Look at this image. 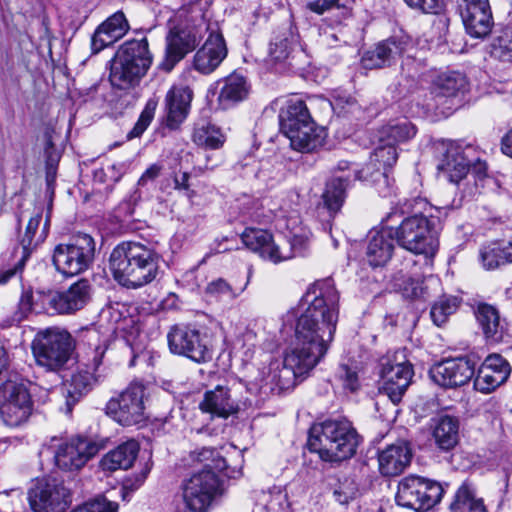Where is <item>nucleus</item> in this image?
I'll return each instance as SVG.
<instances>
[{"label": "nucleus", "mask_w": 512, "mask_h": 512, "mask_svg": "<svg viewBox=\"0 0 512 512\" xmlns=\"http://www.w3.org/2000/svg\"><path fill=\"white\" fill-rule=\"evenodd\" d=\"M304 311L297 320L295 339L286 351L283 367L262 371L248 390L262 399L289 388L296 378L308 374L323 359L334 338L339 316V293L330 278L308 286L300 300Z\"/></svg>", "instance_id": "1"}, {"label": "nucleus", "mask_w": 512, "mask_h": 512, "mask_svg": "<svg viewBox=\"0 0 512 512\" xmlns=\"http://www.w3.org/2000/svg\"><path fill=\"white\" fill-rule=\"evenodd\" d=\"M304 311L297 320L295 339L286 351L283 367L262 371L248 390L262 399L289 388L296 378L308 374L323 359L334 338L339 316V293L330 278L308 286L300 300Z\"/></svg>", "instance_id": "2"}, {"label": "nucleus", "mask_w": 512, "mask_h": 512, "mask_svg": "<svg viewBox=\"0 0 512 512\" xmlns=\"http://www.w3.org/2000/svg\"><path fill=\"white\" fill-rule=\"evenodd\" d=\"M439 213V209L432 206L425 198L416 197L403 202L401 215L396 211L391 212L384 221L389 222L403 216L397 226L389 225L396 243L415 255H423L431 259L439 248L435 232L440 222L437 215Z\"/></svg>", "instance_id": "3"}, {"label": "nucleus", "mask_w": 512, "mask_h": 512, "mask_svg": "<svg viewBox=\"0 0 512 512\" xmlns=\"http://www.w3.org/2000/svg\"><path fill=\"white\" fill-rule=\"evenodd\" d=\"M164 59L158 68L170 72L189 52L193 51L202 37L210 33L214 21L208 11L207 1H198L179 9L170 21Z\"/></svg>", "instance_id": "4"}, {"label": "nucleus", "mask_w": 512, "mask_h": 512, "mask_svg": "<svg viewBox=\"0 0 512 512\" xmlns=\"http://www.w3.org/2000/svg\"><path fill=\"white\" fill-rule=\"evenodd\" d=\"M161 255L151 246L125 241L110 254V269L114 279L123 287L137 289L156 279Z\"/></svg>", "instance_id": "5"}, {"label": "nucleus", "mask_w": 512, "mask_h": 512, "mask_svg": "<svg viewBox=\"0 0 512 512\" xmlns=\"http://www.w3.org/2000/svg\"><path fill=\"white\" fill-rule=\"evenodd\" d=\"M361 437L346 419H329L311 428L308 448L324 461L338 462L355 455Z\"/></svg>", "instance_id": "6"}, {"label": "nucleus", "mask_w": 512, "mask_h": 512, "mask_svg": "<svg viewBox=\"0 0 512 512\" xmlns=\"http://www.w3.org/2000/svg\"><path fill=\"white\" fill-rule=\"evenodd\" d=\"M153 63V55L146 37L125 41L112 59L109 79L121 90L138 86Z\"/></svg>", "instance_id": "7"}, {"label": "nucleus", "mask_w": 512, "mask_h": 512, "mask_svg": "<svg viewBox=\"0 0 512 512\" xmlns=\"http://www.w3.org/2000/svg\"><path fill=\"white\" fill-rule=\"evenodd\" d=\"M32 351L38 366L57 374L63 380L67 377V370L74 364V341L64 329L48 328L39 332L32 342Z\"/></svg>", "instance_id": "8"}, {"label": "nucleus", "mask_w": 512, "mask_h": 512, "mask_svg": "<svg viewBox=\"0 0 512 512\" xmlns=\"http://www.w3.org/2000/svg\"><path fill=\"white\" fill-rule=\"evenodd\" d=\"M96 243L88 234H77L67 243L53 249L52 263L64 277H73L87 271L95 259Z\"/></svg>", "instance_id": "9"}, {"label": "nucleus", "mask_w": 512, "mask_h": 512, "mask_svg": "<svg viewBox=\"0 0 512 512\" xmlns=\"http://www.w3.org/2000/svg\"><path fill=\"white\" fill-rule=\"evenodd\" d=\"M448 484L436 480L408 475L398 483L395 501L397 505L415 512H425L442 499Z\"/></svg>", "instance_id": "10"}, {"label": "nucleus", "mask_w": 512, "mask_h": 512, "mask_svg": "<svg viewBox=\"0 0 512 512\" xmlns=\"http://www.w3.org/2000/svg\"><path fill=\"white\" fill-rule=\"evenodd\" d=\"M467 77L458 71L439 74L424 95L422 106L427 111L455 110L461 105L462 96L468 91Z\"/></svg>", "instance_id": "11"}, {"label": "nucleus", "mask_w": 512, "mask_h": 512, "mask_svg": "<svg viewBox=\"0 0 512 512\" xmlns=\"http://www.w3.org/2000/svg\"><path fill=\"white\" fill-rule=\"evenodd\" d=\"M33 411V401L27 383L9 379L0 385V417L11 428L24 425Z\"/></svg>", "instance_id": "12"}, {"label": "nucleus", "mask_w": 512, "mask_h": 512, "mask_svg": "<svg viewBox=\"0 0 512 512\" xmlns=\"http://www.w3.org/2000/svg\"><path fill=\"white\" fill-rule=\"evenodd\" d=\"M106 350L105 343L96 346L88 355L86 362L78 365L70 379L65 380L61 391L65 398L64 412L67 415L71 414L73 407L91 390L92 384L97 379L96 373L103 362Z\"/></svg>", "instance_id": "13"}, {"label": "nucleus", "mask_w": 512, "mask_h": 512, "mask_svg": "<svg viewBox=\"0 0 512 512\" xmlns=\"http://www.w3.org/2000/svg\"><path fill=\"white\" fill-rule=\"evenodd\" d=\"M168 347L172 354L184 356L196 363L212 359L207 337L192 325L176 324L167 333Z\"/></svg>", "instance_id": "14"}, {"label": "nucleus", "mask_w": 512, "mask_h": 512, "mask_svg": "<svg viewBox=\"0 0 512 512\" xmlns=\"http://www.w3.org/2000/svg\"><path fill=\"white\" fill-rule=\"evenodd\" d=\"M221 492V482L214 471L201 470L182 484V496L191 512H208Z\"/></svg>", "instance_id": "15"}, {"label": "nucleus", "mask_w": 512, "mask_h": 512, "mask_svg": "<svg viewBox=\"0 0 512 512\" xmlns=\"http://www.w3.org/2000/svg\"><path fill=\"white\" fill-rule=\"evenodd\" d=\"M379 145L370 157V163L362 169L353 170V180L369 181L376 186L378 193L386 197L390 194L387 168L393 166L398 153L394 145L387 141H380Z\"/></svg>", "instance_id": "16"}, {"label": "nucleus", "mask_w": 512, "mask_h": 512, "mask_svg": "<svg viewBox=\"0 0 512 512\" xmlns=\"http://www.w3.org/2000/svg\"><path fill=\"white\" fill-rule=\"evenodd\" d=\"M145 387L131 383L118 397L112 398L106 405L107 414L123 426L136 425L146 419L144 406Z\"/></svg>", "instance_id": "17"}, {"label": "nucleus", "mask_w": 512, "mask_h": 512, "mask_svg": "<svg viewBox=\"0 0 512 512\" xmlns=\"http://www.w3.org/2000/svg\"><path fill=\"white\" fill-rule=\"evenodd\" d=\"M28 501L33 512H64L71 499L62 481L44 478L29 489Z\"/></svg>", "instance_id": "18"}, {"label": "nucleus", "mask_w": 512, "mask_h": 512, "mask_svg": "<svg viewBox=\"0 0 512 512\" xmlns=\"http://www.w3.org/2000/svg\"><path fill=\"white\" fill-rule=\"evenodd\" d=\"M47 451L53 455L55 465L62 470H76L86 464L97 451V445L86 438H76L69 442L53 438Z\"/></svg>", "instance_id": "19"}, {"label": "nucleus", "mask_w": 512, "mask_h": 512, "mask_svg": "<svg viewBox=\"0 0 512 512\" xmlns=\"http://www.w3.org/2000/svg\"><path fill=\"white\" fill-rule=\"evenodd\" d=\"M226 42L218 21H214L203 46L193 57V68L203 75L214 72L226 58Z\"/></svg>", "instance_id": "20"}, {"label": "nucleus", "mask_w": 512, "mask_h": 512, "mask_svg": "<svg viewBox=\"0 0 512 512\" xmlns=\"http://www.w3.org/2000/svg\"><path fill=\"white\" fill-rule=\"evenodd\" d=\"M459 11L466 32L474 38H484L494 25L489 0H460Z\"/></svg>", "instance_id": "21"}, {"label": "nucleus", "mask_w": 512, "mask_h": 512, "mask_svg": "<svg viewBox=\"0 0 512 512\" xmlns=\"http://www.w3.org/2000/svg\"><path fill=\"white\" fill-rule=\"evenodd\" d=\"M476 363L469 357L448 359L431 370L433 381L445 388H455L467 384L475 375Z\"/></svg>", "instance_id": "22"}, {"label": "nucleus", "mask_w": 512, "mask_h": 512, "mask_svg": "<svg viewBox=\"0 0 512 512\" xmlns=\"http://www.w3.org/2000/svg\"><path fill=\"white\" fill-rule=\"evenodd\" d=\"M413 376V369L406 360L393 362L387 358L382 363L381 378L383 381L382 392L387 395L393 404H398Z\"/></svg>", "instance_id": "23"}, {"label": "nucleus", "mask_w": 512, "mask_h": 512, "mask_svg": "<svg viewBox=\"0 0 512 512\" xmlns=\"http://www.w3.org/2000/svg\"><path fill=\"white\" fill-rule=\"evenodd\" d=\"M93 288L87 279H80L66 290L54 293L49 298L50 307L62 315H71L85 308L92 299Z\"/></svg>", "instance_id": "24"}, {"label": "nucleus", "mask_w": 512, "mask_h": 512, "mask_svg": "<svg viewBox=\"0 0 512 512\" xmlns=\"http://www.w3.org/2000/svg\"><path fill=\"white\" fill-rule=\"evenodd\" d=\"M510 374L509 362L499 354H491L481 364L474 378V387L483 393H490L504 384Z\"/></svg>", "instance_id": "25"}, {"label": "nucleus", "mask_w": 512, "mask_h": 512, "mask_svg": "<svg viewBox=\"0 0 512 512\" xmlns=\"http://www.w3.org/2000/svg\"><path fill=\"white\" fill-rule=\"evenodd\" d=\"M473 151L474 147L472 145L463 146L458 142L451 143L438 165L439 171L451 183L458 184L469 172L473 161V159H470V154Z\"/></svg>", "instance_id": "26"}, {"label": "nucleus", "mask_w": 512, "mask_h": 512, "mask_svg": "<svg viewBox=\"0 0 512 512\" xmlns=\"http://www.w3.org/2000/svg\"><path fill=\"white\" fill-rule=\"evenodd\" d=\"M243 244L263 259L274 264L289 260L291 253H284L283 247L276 244L272 235L263 229L246 228L241 234Z\"/></svg>", "instance_id": "27"}, {"label": "nucleus", "mask_w": 512, "mask_h": 512, "mask_svg": "<svg viewBox=\"0 0 512 512\" xmlns=\"http://www.w3.org/2000/svg\"><path fill=\"white\" fill-rule=\"evenodd\" d=\"M412 449L408 442L397 441L378 452L379 471L383 476L401 474L411 463Z\"/></svg>", "instance_id": "28"}, {"label": "nucleus", "mask_w": 512, "mask_h": 512, "mask_svg": "<svg viewBox=\"0 0 512 512\" xmlns=\"http://www.w3.org/2000/svg\"><path fill=\"white\" fill-rule=\"evenodd\" d=\"M193 93L188 87H171L165 96V124L176 129L186 119Z\"/></svg>", "instance_id": "29"}, {"label": "nucleus", "mask_w": 512, "mask_h": 512, "mask_svg": "<svg viewBox=\"0 0 512 512\" xmlns=\"http://www.w3.org/2000/svg\"><path fill=\"white\" fill-rule=\"evenodd\" d=\"M129 28V23L124 13L122 11L115 12L95 30L91 39L93 52H100L104 48L112 45L124 37Z\"/></svg>", "instance_id": "30"}, {"label": "nucleus", "mask_w": 512, "mask_h": 512, "mask_svg": "<svg viewBox=\"0 0 512 512\" xmlns=\"http://www.w3.org/2000/svg\"><path fill=\"white\" fill-rule=\"evenodd\" d=\"M351 182L350 175L334 177L327 182L322 194V205L318 207V215L321 216L326 210L328 218L325 219L323 228L331 230L330 221L340 211L346 198V189Z\"/></svg>", "instance_id": "31"}, {"label": "nucleus", "mask_w": 512, "mask_h": 512, "mask_svg": "<svg viewBox=\"0 0 512 512\" xmlns=\"http://www.w3.org/2000/svg\"><path fill=\"white\" fill-rule=\"evenodd\" d=\"M220 86L217 101L219 106L226 110L244 101L250 91L247 79L240 73L233 72L227 77L219 80Z\"/></svg>", "instance_id": "32"}, {"label": "nucleus", "mask_w": 512, "mask_h": 512, "mask_svg": "<svg viewBox=\"0 0 512 512\" xmlns=\"http://www.w3.org/2000/svg\"><path fill=\"white\" fill-rule=\"evenodd\" d=\"M393 241L395 239L389 225L370 233L366 256L371 266H384L391 259L394 252Z\"/></svg>", "instance_id": "33"}, {"label": "nucleus", "mask_w": 512, "mask_h": 512, "mask_svg": "<svg viewBox=\"0 0 512 512\" xmlns=\"http://www.w3.org/2000/svg\"><path fill=\"white\" fill-rule=\"evenodd\" d=\"M460 423L457 417L441 415L432 419V439L438 449L444 452L453 450L459 443Z\"/></svg>", "instance_id": "34"}, {"label": "nucleus", "mask_w": 512, "mask_h": 512, "mask_svg": "<svg viewBox=\"0 0 512 512\" xmlns=\"http://www.w3.org/2000/svg\"><path fill=\"white\" fill-rule=\"evenodd\" d=\"M394 287L399 289L405 298L427 301L439 290L440 280L433 276L422 280L395 276Z\"/></svg>", "instance_id": "35"}, {"label": "nucleus", "mask_w": 512, "mask_h": 512, "mask_svg": "<svg viewBox=\"0 0 512 512\" xmlns=\"http://www.w3.org/2000/svg\"><path fill=\"white\" fill-rule=\"evenodd\" d=\"M403 51L401 43L394 38L378 43L374 48L367 50L361 59L365 69H378L390 66Z\"/></svg>", "instance_id": "36"}, {"label": "nucleus", "mask_w": 512, "mask_h": 512, "mask_svg": "<svg viewBox=\"0 0 512 512\" xmlns=\"http://www.w3.org/2000/svg\"><path fill=\"white\" fill-rule=\"evenodd\" d=\"M199 407L205 413L222 418H227L237 411V405L231 398L230 390L220 385L205 392Z\"/></svg>", "instance_id": "37"}, {"label": "nucleus", "mask_w": 512, "mask_h": 512, "mask_svg": "<svg viewBox=\"0 0 512 512\" xmlns=\"http://www.w3.org/2000/svg\"><path fill=\"white\" fill-rule=\"evenodd\" d=\"M285 136L290 140V145L294 150L303 153L312 152L324 143L323 131L316 127L312 119L302 126H297Z\"/></svg>", "instance_id": "38"}, {"label": "nucleus", "mask_w": 512, "mask_h": 512, "mask_svg": "<svg viewBox=\"0 0 512 512\" xmlns=\"http://www.w3.org/2000/svg\"><path fill=\"white\" fill-rule=\"evenodd\" d=\"M476 319L485 338L493 343L501 342L506 334V321L500 318L498 310L489 304H481L476 311Z\"/></svg>", "instance_id": "39"}, {"label": "nucleus", "mask_w": 512, "mask_h": 512, "mask_svg": "<svg viewBox=\"0 0 512 512\" xmlns=\"http://www.w3.org/2000/svg\"><path fill=\"white\" fill-rule=\"evenodd\" d=\"M310 119L312 118L305 102L298 97L289 98L279 112L280 130L285 135Z\"/></svg>", "instance_id": "40"}, {"label": "nucleus", "mask_w": 512, "mask_h": 512, "mask_svg": "<svg viewBox=\"0 0 512 512\" xmlns=\"http://www.w3.org/2000/svg\"><path fill=\"white\" fill-rule=\"evenodd\" d=\"M139 452V444L135 440H129L108 452L101 460L100 466L104 471L128 469L136 460Z\"/></svg>", "instance_id": "41"}, {"label": "nucleus", "mask_w": 512, "mask_h": 512, "mask_svg": "<svg viewBox=\"0 0 512 512\" xmlns=\"http://www.w3.org/2000/svg\"><path fill=\"white\" fill-rule=\"evenodd\" d=\"M450 512H488L474 485L464 481L456 490L449 505Z\"/></svg>", "instance_id": "42"}, {"label": "nucleus", "mask_w": 512, "mask_h": 512, "mask_svg": "<svg viewBox=\"0 0 512 512\" xmlns=\"http://www.w3.org/2000/svg\"><path fill=\"white\" fill-rule=\"evenodd\" d=\"M126 313L127 309L125 306L119 303L110 305L102 311L101 318L109 323V328L107 329L108 337L120 333L132 334L133 332L130 329L137 330L134 319Z\"/></svg>", "instance_id": "43"}, {"label": "nucleus", "mask_w": 512, "mask_h": 512, "mask_svg": "<svg viewBox=\"0 0 512 512\" xmlns=\"http://www.w3.org/2000/svg\"><path fill=\"white\" fill-rule=\"evenodd\" d=\"M297 43V35L292 26L282 27L274 32L270 41L269 55L275 62H283L289 58L294 45Z\"/></svg>", "instance_id": "44"}, {"label": "nucleus", "mask_w": 512, "mask_h": 512, "mask_svg": "<svg viewBox=\"0 0 512 512\" xmlns=\"http://www.w3.org/2000/svg\"><path fill=\"white\" fill-rule=\"evenodd\" d=\"M480 261L487 270L498 268L501 265L512 263V242L490 243L481 247Z\"/></svg>", "instance_id": "45"}, {"label": "nucleus", "mask_w": 512, "mask_h": 512, "mask_svg": "<svg viewBox=\"0 0 512 512\" xmlns=\"http://www.w3.org/2000/svg\"><path fill=\"white\" fill-rule=\"evenodd\" d=\"M193 457L198 462L203 463L202 470H210L216 472H224L229 478H236L241 475V466L238 468L228 465L227 459L212 448H202L198 452L193 453Z\"/></svg>", "instance_id": "46"}, {"label": "nucleus", "mask_w": 512, "mask_h": 512, "mask_svg": "<svg viewBox=\"0 0 512 512\" xmlns=\"http://www.w3.org/2000/svg\"><path fill=\"white\" fill-rule=\"evenodd\" d=\"M192 140L197 146L206 149H219L224 145L226 137L216 125L202 123L195 126Z\"/></svg>", "instance_id": "47"}, {"label": "nucleus", "mask_w": 512, "mask_h": 512, "mask_svg": "<svg viewBox=\"0 0 512 512\" xmlns=\"http://www.w3.org/2000/svg\"><path fill=\"white\" fill-rule=\"evenodd\" d=\"M416 135L415 126L406 118L389 123L380 131V141L394 145L405 142Z\"/></svg>", "instance_id": "48"}, {"label": "nucleus", "mask_w": 512, "mask_h": 512, "mask_svg": "<svg viewBox=\"0 0 512 512\" xmlns=\"http://www.w3.org/2000/svg\"><path fill=\"white\" fill-rule=\"evenodd\" d=\"M461 299L457 296H442L431 307L430 316L433 323L437 326H442L448 318L456 312Z\"/></svg>", "instance_id": "49"}, {"label": "nucleus", "mask_w": 512, "mask_h": 512, "mask_svg": "<svg viewBox=\"0 0 512 512\" xmlns=\"http://www.w3.org/2000/svg\"><path fill=\"white\" fill-rule=\"evenodd\" d=\"M491 54L501 61L512 60V22L501 29L491 44Z\"/></svg>", "instance_id": "50"}, {"label": "nucleus", "mask_w": 512, "mask_h": 512, "mask_svg": "<svg viewBox=\"0 0 512 512\" xmlns=\"http://www.w3.org/2000/svg\"><path fill=\"white\" fill-rule=\"evenodd\" d=\"M243 290L244 287L239 289L234 288L223 278H218L211 281L205 289L207 295L226 300H233L237 298L243 292Z\"/></svg>", "instance_id": "51"}, {"label": "nucleus", "mask_w": 512, "mask_h": 512, "mask_svg": "<svg viewBox=\"0 0 512 512\" xmlns=\"http://www.w3.org/2000/svg\"><path fill=\"white\" fill-rule=\"evenodd\" d=\"M157 105L158 101L155 98H151L146 102L138 121L134 125L133 129L128 133V138L139 137L143 134L154 117Z\"/></svg>", "instance_id": "52"}, {"label": "nucleus", "mask_w": 512, "mask_h": 512, "mask_svg": "<svg viewBox=\"0 0 512 512\" xmlns=\"http://www.w3.org/2000/svg\"><path fill=\"white\" fill-rule=\"evenodd\" d=\"M42 209H38L35 214L29 219L28 224L26 226L25 234L23 238L21 239V245L23 248V255L29 256L32 248V244L34 241V238L36 236V232L39 228V225L42 220Z\"/></svg>", "instance_id": "53"}, {"label": "nucleus", "mask_w": 512, "mask_h": 512, "mask_svg": "<svg viewBox=\"0 0 512 512\" xmlns=\"http://www.w3.org/2000/svg\"><path fill=\"white\" fill-rule=\"evenodd\" d=\"M118 504L108 500L104 496H98L84 505L73 509L71 512H117Z\"/></svg>", "instance_id": "54"}, {"label": "nucleus", "mask_w": 512, "mask_h": 512, "mask_svg": "<svg viewBox=\"0 0 512 512\" xmlns=\"http://www.w3.org/2000/svg\"><path fill=\"white\" fill-rule=\"evenodd\" d=\"M150 467L146 464L142 470L135 474L132 477H127L124 482L121 489L122 498L125 500L129 494H132L134 491L139 489L143 483L145 482L149 472Z\"/></svg>", "instance_id": "55"}, {"label": "nucleus", "mask_w": 512, "mask_h": 512, "mask_svg": "<svg viewBox=\"0 0 512 512\" xmlns=\"http://www.w3.org/2000/svg\"><path fill=\"white\" fill-rule=\"evenodd\" d=\"M338 376L342 381L345 389L355 392L360 388V379L356 368H351L347 365L339 367Z\"/></svg>", "instance_id": "56"}, {"label": "nucleus", "mask_w": 512, "mask_h": 512, "mask_svg": "<svg viewBox=\"0 0 512 512\" xmlns=\"http://www.w3.org/2000/svg\"><path fill=\"white\" fill-rule=\"evenodd\" d=\"M161 172V166L158 164H152L146 171L142 174L140 179L138 180V189L134 191V193L130 196V201L134 204L137 203L142 198L141 187H144L149 181L155 180Z\"/></svg>", "instance_id": "57"}, {"label": "nucleus", "mask_w": 512, "mask_h": 512, "mask_svg": "<svg viewBox=\"0 0 512 512\" xmlns=\"http://www.w3.org/2000/svg\"><path fill=\"white\" fill-rule=\"evenodd\" d=\"M33 309V291L31 288L23 289L18 302V308L15 313L17 320H22L28 316Z\"/></svg>", "instance_id": "58"}, {"label": "nucleus", "mask_w": 512, "mask_h": 512, "mask_svg": "<svg viewBox=\"0 0 512 512\" xmlns=\"http://www.w3.org/2000/svg\"><path fill=\"white\" fill-rule=\"evenodd\" d=\"M308 248V238L304 235H293L289 241V248H283L284 253H291L289 259L304 256Z\"/></svg>", "instance_id": "59"}, {"label": "nucleus", "mask_w": 512, "mask_h": 512, "mask_svg": "<svg viewBox=\"0 0 512 512\" xmlns=\"http://www.w3.org/2000/svg\"><path fill=\"white\" fill-rule=\"evenodd\" d=\"M339 1L340 0H314L308 2L306 7L311 12L322 15L335 7H339Z\"/></svg>", "instance_id": "60"}, {"label": "nucleus", "mask_w": 512, "mask_h": 512, "mask_svg": "<svg viewBox=\"0 0 512 512\" xmlns=\"http://www.w3.org/2000/svg\"><path fill=\"white\" fill-rule=\"evenodd\" d=\"M26 259L27 256L23 255L22 258L13 268L0 271V284H6L12 277H14L17 273L21 272L23 270Z\"/></svg>", "instance_id": "61"}, {"label": "nucleus", "mask_w": 512, "mask_h": 512, "mask_svg": "<svg viewBox=\"0 0 512 512\" xmlns=\"http://www.w3.org/2000/svg\"><path fill=\"white\" fill-rule=\"evenodd\" d=\"M189 178H190V175L187 172H183L180 175H175L174 176V185H175L174 188L176 190H185L187 192V196L189 198H192L193 195L195 194V192L193 190L189 189V183H188Z\"/></svg>", "instance_id": "62"}, {"label": "nucleus", "mask_w": 512, "mask_h": 512, "mask_svg": "<svg viewBox=\"0 0 512 512\" xmlns=\"http://www.w3.org/2000/svg\"><path fill=\"white\" fill-rule=\"evenodd\" d=\"M405 3L413 8V9H417V10H432V7H435V2L434 0H428V2L425 3V1L423 0H404Z\"/></svg>", "instance_id": "63"}, {"label": "nucleus", "mask_w": 512, "mask_h": 512, "mask_svg": "<svg viewBox=\"0 0 512 512\" xmlns=\"http://www.w3.org/2000/svg\"><path fill=\"white\" fill-rule=\"evenodd\" d=\"M502 151L504 154L512 157V128L507 132L502 140Z\"/></svg>", "instance_id": "64"}]
</instances>
